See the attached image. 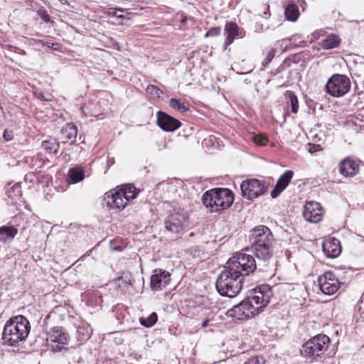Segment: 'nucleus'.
<instances>
[{
	"instance_id": "1",
	"label": "nucleus",
	"mask_w": 364,
	"mask_h": 364,
	"mask_svg": "<svg viewBox=\"0 0 364 364\" xmlns=\"http://www.w3.org/2000/svg\"><path fill=\"white\" fill-rule=\"evenodd\" d=\"M251 250L259 259L260 266H268L274 254L275 239L271 230L265 225H257L250 232Z\"/></svg>"
},
{
	"instance_id": "2",
	"label": "nucleus",
	"mask_w": 364,
	"mask_h": 364,
	"mask_svg": "<svg viewBox=\"0 0 364 364\" xmlns=\"http://www.w3.org/2000/svg\"><path fill=\"white\" fill-rule=\"evenodd\" d=\"M271 295L268 287H260L239 304L234 306L228 314L238 320L250 318L269 304Z\"/></svg>"
},
{
	"instance_id": "3",
	"label": "nucleus",
	"mask_w": 364,
	"mask_h": 364,
	"mask_svg": "<svg viewBox=\"0 0 364 364\" xmlns=\"http://www.w3.org/2000/svg\"><path fill=\"white\" fill-rule=\"evenodd\" d=\"M30 330V322L25 316H13L4 325L2 341L5 345L16 346L26 339Z\"/></svg>"
},
{
	"instance_id": "4",
	"label": "nucleus",
	"mask_w": 364,
	"mask_h": 364,
	"mask_svg": "<svg viewBox=\"0 0 364 364\" xmlns=\"http://www.w3.org/2000/svg\"><path fill=\"white\" fill-rule=\"evenodd\" d=\"M243 280L241 273L235 272L226 264L218 277L216 289L222 296L235 297L240 292Z\"/></svg>"
},
{
	"instance_id": "5",
	"label": "nucleus",
	"mask_w": 364,
	"mask_h": 364,
	"mask_svg": "<svg viewBox=\"0 0 364 364\" xmlns=\"http://www.w3.org/2000/svg\"><path fill=\"white\" fill-rule=\"evenodd\" d=\"M202 200L211 212H217L231 206L234 201V194L228 188H213L203 195Z\"/></svg>"
},
{
	"instance_id": "6",
	"label": "nucleus",
	"mask_w": 364,
	"mask_h": 364,
	"mask_svg": "<svg viewBox=\"0 0 364 364\" xmlns=\"http://www.w3.org/2000/svg\"><path fill=\"white\" fill-rule=\"evenodd\" d=\"M226 264L235 272L241 273L243 278L253 273L257 269L261 272L265 271L267 267L259 265V259L255 257L242 252L235 254L228 259Z\"/></svg>"
},
{
	"instance_id": "7",
	"label": "nucleus",
	"mask_w": 364,
	"mask_h": 364,
	"mask_svg": "<svg viewBox=\"0 0 364 364\" xmlns=\"http://www.w3.org/2000/svg\"><path fill=\"white\" fill-rule=\"evenodd\" d=\"M329 343L328 336L325 334H318L302 346L301 353L308 358L319 357L326 351Z\"/></svg>"
},
{
	"instance_id": "8",
	"label": "nucleus",
	"mask_w": 364,
	"mask_h": 364,
	"mask_svg": "<svg viewBox=\"0 0 364 364\" xmlns=\"http://www.w3.org/2000/svg\"><path fill=\"white\" fill-rule=\"evenodd\" d=\"M350 85V80L347 76L335 74L326 82V92L334 97H343L349 92Z\"/></svg>"
},
{
	"instance_id": "9",
	"label": "nucleus",
	"mask_w": 364,
	"mask_h": 364,
	"mask_svg": "<svg viewBox=\"0 0 364 364\" xmlns=\"http://www.w3.org/2000/svg\"><path fill=\"white\" fill-rule=\"evenodd\" d=\"M268 186L264 181L252 178L242 181L240 189L243 197L252 200L264 194Z\"/></svg>"
},
{
	"instance_id": "10",
	"label": "nucleus",
	"mask_w": 364,
	"mask_h": 364,
	"mask_svg": "<svg viewBox=\"0 0 364 364\" xmlns=\"http://www.w3.org/2000/svg\"><path fill=\"white\" fill-rule=\"evenodd\" d=\"M318 282L321 291L328 295L336 293L341 284L332 272H326L318 277Z\"/></svg>"
},
{
	"instance_id": "11",
	"label": "nucleus",
	"mask_w": 364,
	"mask_h": 364,
	"mask_svg": "<svg viewBox=\"0 0 364 364\" xmlns=\"http://www.w3.org/2000/svg\"><path fill=\"white\" fill-rule=\"evenodd\" d=\"M304 217L311 223L319 222L323 215V210L320 203L315 201L306 202L304 206Z\"/></svg>"
},
{
	"instance_id": "12",
	"label": "nucleus",
	"mask_w": 364,
	"mask_h": 364,
	"mask_svg": "<svg viewBox=\"0 0 364 364\" xmlns=\"http://www.w3.org/2000/svg\"><path fill=\"white\" fill-rule=\"evenodd\" d=\"M171 274L162 269H156L151 277V288L154 291H159L166 287L171 281Z\"/></svg>"
},
{
	"instance_id": "13",
	"label": "nucleus",
	"mask_w": 364,
	"mask_h": 364,
	"mask_svg": "<svg viewBox=\"0 0 364 364\" xmlns=\"http://www.w3.org/2000/svg\"><path fill=\"white\" fill-rule=\"evenodd\" d=\"M186 217L179 213L170 214L165 220V227L171 233L180 232L184 227Z\"/></svg>"
},
{
	"instance_id": "14",
	"label": "nucleus",
	"mask_w": 364,
	"mask_h": 364,
	"mask_svg": "<svg viewBox=\"0 0 364 364\" xmlns=\"http://www.w3.org/2000/svg\"><path fill=\"white\" fill-rule=\"evenodd\" d=\"M157 124L164 131L173 132L181 126V122L166 113L159 111L157 112Z\"/></svg>"
},
{
	"instance_id": "15",
	"label": "nucleus",
	"mask_w": 364,
	"mask_h": 364,
	"mask_svg": "<svg viewBox=\"0 0 364 364\" xmlns=\"http://www.w3.org/2000/svg\"><path fill=\"white\" fill-rule=\"evenodd\" d=\"M339 173L344 177H353L355 176L360 170L358 161L347 157L339 163Z\"/></svg>"
},
{
	"instance_id": "16",
	"label": "nucleus",
	"mask_w": 364,
	"mask_h": 364,
	"mask_svg": "<svg viewBox=\"0 0 364 364\" xmlns=\"http://www.w3.org/2000/svg\"><path fill=\"white\" fill-rule=\"evenodd\" d=\"M105 200L111 209L119 211L124 209L128 203L119 190L107 193Z\"/></svg>"
},
{
	"instance_id": "17",
	"label": "nucleus",
	"mask_w": 364,
	"mask_h": 364,
	"mask_svg": "<svg viewBox=\"0 0 364 364\" xmlns=\"http://www.w3.org/2000/svg\"><path fill=\"white\" fill-rule=\"evenodd\" d=\"M294 175L291 170L286 171L277 180L276 186L271 191V196L273 198L278 197L280 193L287 187Z\"/></svg>"
},
{
	"instance_id": "18",
	"label": "nucleus",
	"mask_w": 364,
	"mask_h": 364,
	"mask_svg": "<svg viewBox=\"0 0 364 364\" xmlns=\"http://www.w3.org/2000/svg\"><path fill=\"white\" fill-rule=\"evenodd\" d=\"M322 248L325 255L329 258H335L338 257L341 252L340 242L336 238L324 241L322 245Z\"/></svg>"
},
{
	"instance_id": "19",
	"label": "nucleus",
	"mask_w": 364,
	"mask_h": 364,
	"mask_svg": "<svg viewBox=\"0 0 364 364\" xmlns=\"http://www.w3.org/2000/svg\"><path fill=\"white\" fill-rule=\"evenodd\" d=\"M225 32L227 33V38L225 41V49L233 42L236 37L240 36L238 26L233 22H229L225 24Z\"/></svg>"
},
{
	"instance_id": "20",
	"label": "nucleus",
	"mask_w": 364,
	"mask_h": 364,
	"mask_svg": "<svg viewBox=\"0 0 364 364\" xmlns=\"http://www.w3.org/2000/svg\"><path fill=\"white\" fill-rule=\"evenodd\" d=\"M77 134V129L76 126L73 124H68L61 130V139L63 142H70L73 143L75 141Z\"/></svg>"
},
{
	"instance_id": "21",
	"label": "nucleus",
	"mask_w": 364,
	"mask_h": 364,
	"mask_svg": "<svg viewBox=\"0 0 364 364\" xmlns=\"http://www.w3.org/2000/svg\"><path fill=\"white\" fill-rule=\"evenodd\" d=\"M48 342H55L61 344H67L68 338L66 334L62 331L60 327L53 328L50 333L48 338Z\"/></svg>"
},
{
	"instance_id": "22",
	"label": "nucleus",
	"mask_w": 364,
	"mask_h": 364,
	"mask_svg": "<svg viewBox=\"0 0 364 364\" xmlns=\"http://www.w3.org/2000/svg\"><path fill=\"white\" fill-rule=\"evenodd\" d=\"M68 182L77 183L82 181L85 178V171L80 166L70 168L68 173Z\"/></svg>"
},
{
	"instance_id": "23",
	"label": "nucleus",
	"mask_w": 364,
	"mask_h": 364,
	"mask_svg": "<svg viewBox=\"0 0 364 364\" xmlns=\"http://www.w3.org/2000/svg\"><path fill=\"white\" fill-rule=\"evenodd\" d=\"M92 332V330L90 325L82 324L77 328L76 338L80 343H82L90 338Z\"/></svg>"
},
{
	"instance_id": "24",
	"label": "nucleus",
	"mask_w": 364,
	"mask_h": 364,
	"mask_svg": "<svg viewBox=\"0 0 364 364\" xmlns=\"http://www.w3.org/2000/svg\"><path fill=\"white\" fill-rule=\"evenodd\" d=\"M118 190L121 192L127 203L134 199L138 194V192L133 184L123 185Z\"/></svg>"
},
{
	"instance_id": "25",
	"label": "nucleus",
	"mask_w": 364,
	"mask_h": 364,
	"mask_svg": "<svg viewBox=\"0 0 364 364\" xmlns=\"http://www.w3.org/2000/svg\"><path fill=\"white\" fill-rule=\"evenodd\" d=\"M284 14L288 21H296L299 16L297 5L294 2H289L285 7Z\"/></svg>"
},
{
	"instance_id": "26",
	"label": "nucleus",
	"mask_w": 364,
	"mask_h": 364,
	"mask_svg": "<svg viewBox=\"0 0 364 364\" xmlns=\"http://www.w3.org/2000/svg\"><path fill=\"white\" fill-rule=\"evenodd\" d=\"M18 232V230L14 226H2L0 228V240L6 242L12 240Z\"/></svg>"
},
{
	"instance_id": "27",
	"label": "nucleus",
	"mask_w": 364,
	"mask_h": 364,
	"mask_svg": "<svg viewBox=\"0 0 364 364\" xmlns=\"http://www.w3.org/2000/svg\"><path fill=\"white\" fill-rule=\"evenodd\" d=\"M341 43V38L338 36L331 34L328 36L321 42V46L324 49H333L339 46Z\"/></svg>"
},
{
	"instance_id": "28",
	"label": "nucleus",
	"mask_w": 364,
	"mask_h": 364,
	"mask_svg": "<svg viewBox=\"0 0 364 364\" xmlns=\"http://www.w3.org/2000/svg\"><path fill=\"white\" fill-rule=\"evenodd\" d=\"M169 106L181 113H184L189 109L188 105L187 103L181 102L176 98H171L169 100Z\"/></svg>"
},
{
	"instance_id": "29",
	"label": "nucleus",
	"mask_w": 364,
	"mask_h": 364,
	"mask_svg": "<svg viewBox=\"0 0 364 364\" xmlns=\"http://www.w3.org/2000/svg\"><path fill=\"white\" fill-rule=\"evenodd\" d=\"M42 147L48 153L56 154L59 149V144L54 139L47 140L43 141Z\"/></svg>"
},
{
	"instance_id": "30",
	"label": "nucleus",
	"mask_w": 364,
	"mask_h": 364,
	"mask_svg": "<svg viewBox=\"0 0 364 364\" xmlns=\"http://www.w3.org/2000/svg\"><path fill=\"white\" fill-rule=\"evenodd\" d=\"M285 95L289 99L291 112L294 114L297 113L299 109V102L294 92L291 90H288L286 92Z\"/></svg>"
},
{
	"instance_id": "31",
	"label": "nucleus",
	"mask_w": 364,
	"mask_h": 364,
	"mask_svg": "<svg viewBox=\"0 0 364 364\" xmlns=\"http://www.w3.org/2000/svg\"><path fill=\"white\" fill-rule=\"evenodd\" d=\"M158 316L156 313H151L147 318H140V323L146 327H151L153 326L157 321Z\"/></svg>"
},
{
	"instance_id": "32",
	"label": "nucleus",
	"mask_w": 364,
	"mask_h": 364,
	"mask_svg": "<svg viewBox=\"0 0 364 364\" xmlns=\"http://www.w3.org/2000/svg\"><path fill=\"white\" fill-rule=\"evenodd\" d=\"M355 319L358 323H362L364 321V309L360 306H355Z\"/></svg>"
},
{
	"instance_id": "33",
	"label": "nucleus",
	"mask_w": 364,
	"mask_h": 364,
	"mask_svg": "<svg viewBox=\"0 0 364 364\" xmlns=\"http://www.w3.org/2000/svg\"><path fill=\"white\" fill-rule=\"evenodd\" d=\"M146 92L154 97H159L163 93L162 90L155 85H150L146 87Z\"/></svg>"
},
{
	"instance_id": "34",
	"label": "nucleus",
	"mask_w": 364,
	"mask_h": 364,
	"mask_svg": "<svg viewBox=\"0 0 364 364\" xmlns=\"http://www.w3.org/2000/svg\"><path fill=\"white\" fill-rule=\"evenodd\" d=\"M265 360L262 356H253L246 360L244 364H264Z\"/></svg>"
},
{
	"instance_id": "35",
	"label": "nucleus",
	"mask_w": 364,
	"mask_h": 364,
	"mask_svg": "<svg viewBox=\"0 0 364 364\" xmlns=\"http://www.w3.org/2000/svg\"><path fill=\"white\" fill-rule=\"evenodd\" d=\"M221 31L220 27H213L208 30V31L205 33V37H215L220 35Z\"/></svg>"
},
{
	"instance_id": "36",
	"label": "nucleus",
	"mask_w": 364,
	"mask_h": 364,
	"mask_svg": "<svg viewBox=\"0 0 364 364\" xmlns=\"http://www.w3.org/2000/svg\"><path fill=\"white\" fill-rule=\"evenodd\" d=\"M63 345L55 342H49L48 343L50 349L54 353L60 352L64 348Z\"/></svg>"
},
{
	"instance_id": "37",
	"label": "nucleus",
	"mask_w": 364,
	"mask_h": 364,
	"mask_svg": "<svg viewBox=\"0 0 364 364\" xmlns=\"http://www.w3.org/2000/svg\"><path fill=\"white\" fill-rule=\"evenodd\" d=\"M275 54H276V50L274 48H272L269 51V53H268L267 55L266 56V58H264V61L262 62L263 66H266L267 65H268L272 60V59L275 56Z\"/></svg>"
},
{
	"instance_id": "38",
	"label": "nucleus",
	"mask_w": 364,
	"mask_h": 364,
	"mask_svg": "<svg viewBox=\"0 0 364 364\" xmlns=\"http://www.w3.org/2000/svg\"><path fill=\"white\" fill-rule=\"evenodd\" d=\"M38 13L41 18H42L45 22L48 23L50 21V17L46 10L41 9L38 10Z\"/></svg>"
},
{
	"instance_id": "39",
	"label": "nucleus",
	"mask_w": 364,
	"mask_h": 364,
	"mask_svg": "<svg viewBox=\"0 0 364 364\" xmlns=\"http://www.w3.org/2000/svg\"><path fill=\"white\" fill-rule=\"evenodd\" d=\"M104 14L112 16H117V9L116 8H106L104 9Z\"/></svg>"
},
{
	"instance_id": "40",
	"label": "nucleus",
	"mask_w": 364,
	"mask_h": 364,
	"mask_svg": "<svg viewBox=\"0 0 364 364\" xmlns=\"http://www.w3.org/2000/svg\"><path fill=\"white\" fill-rule=\"evenodd\" d=\"M3 136L6 141H10L13 139L14 134H13L12 131L5 129L4 132Z\"/></svg>"
},
{
	"instance_id": "41",
	"label": "nucleus",
	"mask_w": 364,
	"mask_h": 364,
	"mask_svg": "<svg viewBox=\"0 0 364 364\" xmlns=\"http://www.w3.org/2000/svg\"><path fill=\"white\" fill-rule=\"evenodd\" d=\"M308 146H310V148L309 149L310 153H314L318 150L319 145H313L309 144Z\"/></svg>"
},
{
	"instance_id": "42",
	"label": "nucleus",
	"mask_w": 364,
	"mask_h": 364,
	"mask_svg": "<svg viewBox=\"0 0 364 364\" xmlns=\"http://www.w3.org/2000/svg\"><path fill=\"white\" fill-rule=\"evenodd\" d=\"M255 141V143H257L259 145H264L265 144V142L267 141V139L256 137Z\"/></svg>"
},
{
	"instance_id": "43",
	"label": "nucleus",
	"mask_w": 364,
	"mask_h": 364,
	"mask_svg": "<svg viewBox=\"0 0 364 364\" xmlns=\"http://www.w3.org/2000/svg\"><path fill=\"white\" fill-rule=\"evenodd\" d=\"M356 305L363 307L364 309V293L361 295L360 299Z\"/></svg>"
},
{
	"instance_id": "44",
	"label": "nucleus",
	"mask_w": 364,
	"mask_h": 364,
	"mask_svg": "<svg viewBox=\"0 0 364 364\" xmlns=\"http://www.w3.org/2000/svg\"><path fill=\"white\" fill-rule=\"evenodd\" d=\"M38 97L39 99L42 100H46V101H48V99L45 98V97H44V96H43V94H41V93H40V94H39V95H38Z\"/></svg>"
},
{
	"instance_id": "45",
	"label": "nucleus",
	"mask_w": 364,
	"mask_h": 364,
	"mask_svg": "<svg viewBox=\"0 0 364 364\" xmlns=\"http://www.w3.org/2000/svg\"><path fill=\"white\" fill-rule=\"evenodd\" d=\"M208 322H209V320H208V319L205 320V321L203 322V323H202V326H203V327H206V326H208Z\"/></svg>"
},
{
	"instance_id": "46",
	"label": "nucleus",
	"mask_w": 364,
	"mask_h": 364,
	"mask_svg": "<svg viewBox=\"0 0 364 364\" xmlns=\"http://www.w3.org/2000/svg\"><path fill=\"white\" fill-rule=\"evenodd\" d=\"M116 9H117V11H120V12H124L127 10L126 9H122V8H116Z\"/></svg>"
},
{
	"instance_id": "47",
	"label": "nucleus",
	"mask_w": 364,
	"mask_h": 364,
	"mask_svg": "<svg viewBox=\"0 0 364 364\" xmlns=\"http://www.w3.org/2000/svg\"><path fill=\"white\" fill-rule=\"evenodd\" d=\"M46 46L48 47V48H52L53 46V43H46Z\"/></svg>"
},
{
	"instance_id": "48",
	"label": "nucleus",
	"mask_w": 364,
	"mask_h": 364,
	"mask_svg": "<svg viewBox=\"0 0 364 364\" xmlns=\"http://www.w3.org/2000/svg\"><path fill=\"white\" fill-rule=\"evenodd\" d=\"M117 17L119 18H122V19L125 18V16L124 15H122V14H120V15L117 14Z\"/></svg>"
},
{
	"instance_id": "49",
	"label": "nucleus",
	"mask_w": 364,
	"mask_h": 364,
	"mask_svg": "<svg viewBox=\"0 0 364 364\" xmlns=\"http://www.w3.org/2000/svg\"><path fill=\"white\" fill-rule=\"evenodd\" d=\"M186 17H183V18L181 20V23H184L186 22Z\"/></svg>"
},
{
	"instance_id": "50",
	"label": "nucleus",
	"mask_w": 364,
	"mask_h": 364,
	"mask_svg": "<svg viewBox=\"0 0 364 364\" xmlns=\"http://www.w3.org/2000/svg\"><path fill=\"white\" fill-rule=\"evenodd\" d=\"M239 74V73H237ZM247 73H240V75H244V74H246Z\"/></svg>"
},
{
	"instance_id": "51",
	"label": "nucleus",
	"mask_w": 364,
	"mask_h": 364,
	"mask_svg": "<svg viewBox=\"0 0 364 364\" xmlns=\"http://www.w3.org/2000/svg\"><path fill=\"white\" fill-rule=\"evenodd\" d=\"M363 240H364V237H363Z\"/></svg>"
}]
</instances>
